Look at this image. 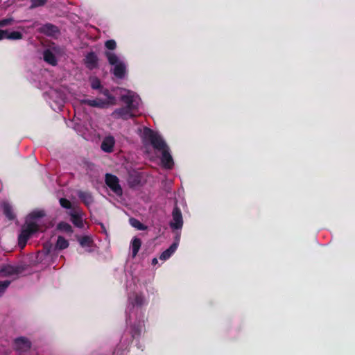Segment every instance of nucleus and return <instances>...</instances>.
Wrapping results in <instances>:
<instances>
[{"label":"nucleus","instance_id":"f257e3e1","mask_svg":"<svg viewBox=\"0 0 355 355\" xmlns=\"http://www.w3.org/2000/svg\"><path fill=\"white\" fill-rule=\"evenodd\" d=\"M146 303V300L141 293H134L128 297L125 311L126 323L131 328L133 337L139 335L144 329L145 316L143 306Z\"/></svg>","mask_w":355,"mask_h":355},{"label":"nucleus","instance_id":"f03ea898","mask_svg":"<svg viewBox=\"0 0 355 355\" xmlns=\"http://www.w3.org/2000/svg\"><path fill=\"white\" fill-rule=\"evenodd\" d=\"M145 141H148L155 149L162 153L161 162L166 168H173L174 162L169 148L161 135L148 128H144L142 133Z\"/></svg>","mask_w":355,"mask_h":355},{"label":"nucleus","instance_id":"7ed1b4c3","mask_svg":"<svg viewBox=\"0 0 355 355\" xmlns=\"http://www.w3.org/2000/svg\"><path fill=\"white\" fill-rule=\"evenodd\" d=\"M121 100L125 104V106L116 109L111 116L116 119L124 120L135 117L141 103L139 96L132 91L121 89Z\"/></svg>","mask_w":355,"mask_h":355},{"label":"nucleus","instance_id":"20e7f679","mask_svg":"<svg viewBox=\"0 0 355 355\" xmlns=\"http://www.w3.org/2000/svg\"><path fill=\"white\" fill-rule=\"evenodd\" d=\"M43 210H35L30 213L26 219V223L18 237L19 245L23 248L31 235L39 230L40 219L44 216Z\"/></svg>","mask_w":355,"mask_h":355},{"label":"nucleus","instance_id":"39448f33","mask_svg":"<svg viewBox=\"0 0 355 355\" xmlns=\"http://www.w3.org/2000/svg\"><path fill=\"white\" fill-rule=\"evenodd\" d=\"M101 93L105 98H96L94 99H83L80 101L82 105H87L92 107L106 108L116 104V98L112 96L108 89L101 90Z\"/></svg>","mask_w":355,"mask_h":355},{"label":"nucleus","instance_id":"423d86ee","mask_svg":"<svg viewBox=\"0 0 355 355\" xmlns=\"http://www.w3.org/2000/svg\"><path fill=\"white\" fill-rule=\"evenodd\" d=\"M105 55L110 64L113 67L114 75L119 78H123L126 73V64L123 59L112 51L105 52Z\"/></svg>","mask_w":355,"mask_h":355},{"label":"nucleus","instance_id":"0eeeda50","mask_svg":"<svg viewBox=\"0 0 355 355\" xmlns=\"http://www.w3.org/2000/svg\"><path fill=\"white\" fill-rule=\"evenodd\" d=\"M49 104L55 111H60L66 101V94L63 89L51 88L47 92Z\"/></svg>","mask_w":355,"mask_h":355},{"label":"nucleus","instance_id":"6e6552de","mask_svg":"<svg viewBox=\"0 0 355 355\" xmlns=\"http://www.w3.org/2000/svg\"><path fill=\"white\" fill-rule=\"evenodd\" d=\"M19 270L17 267L6 265L0 268V279H10V282L17 278Z\"/></svg>","mask_w":355,"mask_h":355},{"label":"nucleus","instance_id":"1a4fd4ad","mask_svg":"<svg viewBox=\"0 0 355 355\" xmlns=\"http://www.w3.org/2000/svg\"><path fill=\"white\" fill-rule=\"evenodd\" d=\"M173 231L181 230L183 226V218L180 209L175 206L172 211V220L169 223Z\"/></svg>","mask_w":355,"mask_h":355},{"label":"nucleus","instance_id":"9d476101","mask_svg":"<svg viewBox=\"0 0 355 355\" xmlns=\"http://www.w3.org/2000/svg\"><path fill=\"white\" fill-rule=\"evenodd\" d=\"M105 182L107 187L117 196H121L123 191L121 187L119 179L116 176L107 173L105 175Z\"/></svg>","mask_w":355,"mask_h":355},{"label":"nucleus","instance_id":"9b49d317","mask_svg":"<svg viewBox=\"0 0 355 355\" xmlns=\"http://www.w3.org/2000/svg\"><path fill=\"white\" fill-rule=\"evenodd\" d=\"M31 348L30 341L23 337L18 338L15 341V349L19 354L26 352Z\"/></svg>","mask_w":355,"mask_h":355},{"label":"nucleus","instance_id":"f8f14e48","mask_svg":"<svg viewBox=\"0 0 355 355\" xmlns=\"http://www.w3.org/2000/svg\"><path fill=\"white\" fill-rule=\"evenodd\" d=\"M71 220L73 225L79 228H84V222L80 216V211L78 208L74 207L69 211Z\"/></svg>","mask_w":355,"mask_h":355},{"label":"nucleus","instance_id":"ddd939ff","mask_svg":"<svg viewBox=\"0 0 355 355\" xmlns=\"http://www.w3.org/2000/svg\"><path fill=\"white\" fill-rule=\"evenodd\" d=\"M180 235L175 238V241L166 250H164L159 256V259L166 261L175 252L179 243Z\"/></svg>","mask_w":355,"mask_h":355},{"label":"nucleus","instance_id":"4468645a","mask_svg":"<svg viewBox=\"0 0 355 355\" xmlns=\"http://www.w3.org/2000/svg\"><path fill=\"white\" fill-rule=\"evenodd\" d=\"M22 38V33L19 31H9L0 30V40L8 39L12 40H18Z\"/></svg>","mask_w":355,"mask_h":355},{"label":"nucleus","instance_id":"2eb2a0df","mask_svg":"<svg viewBox=\"0 0 355 355\" xmlns=\"http://www.w3.org/2000/svg\"><path fill=\"white\" fill-rule=\"evenodd\" d=\"M115 144V139L114 137L108 135L104 138L101 144V148L103 151L110 153L113 150V147Z\"/></svg>","mask_w":355,"mask_h":355},{"label":"nucleus","instance_id":"dca6fc26","mask_svg":"<svg viewBox=\"0 0 355 355\" xmlns=\"http://www.w3.org/2000/svg\"><path fill=\"white\" fill-rule=\"evenodd\" d=\"M55 48L45 50L43 53L44 61L51 65H55L57 64V59L55 55Z\"/></svg>","mask_w":355,"mask_h":355},{"label":"nucleus","instance_id":"f3484780","mask_svg":"<svg viewBox=\"0 0 355 355\" xmlns=\"http://www.w3.org/2000/svg\"><path fill=\"white\" fill-rule=\"evenodd\" d=\"M85 64L89 69H93L96 67L98 64V58L96 55L93 53H89L85 56Z\"/></svg>","mask_w":355,"mask_h":355},{"label":"nucleus","instance_id":"a211bd4d","mask_svg":"<svg viewBox=\"0 0 355 355\" xmlns=\"http://www.w3.org/2000/svg\"><path fill=\"white\" fill-rule=\"evenodd\" d=\"M78 241L81 247L85 248L86 251L91 252L92 251V246L93 244L92 239L89 236H83L78 238Z\"/></svg>","mask_w":355,"mask_h":355},{"label":"nucleus","instance_id":"6ab92c4d","mask_svg":"<svg viewBox=\"0 0 355 355\" xmlns=\"http://www.w3.org/2000/svg\"><path fill=\"white\" fill-rule=\"evenodd\" d=\"M40 31L47 35L53 36L58 32V29L53 24H46L40 28Z\"/></svg>","mask_w":355,"mask_h":355},{"label":"nucleus","instance_id":"aec40b11","mask_svg":"<svg viewBox=\"0 0 355 355\" xmlns=\"http://www.w3.org/2000/svg\"><path fill=\"white\" fill-rule=\"evenodd\" d=\"M78 196L87 206H89L94 202L93 197L89 192L78 191Z\"/></svg>","mask_w":355,"mask_h":355},{"label":"nucleus","instance_id":"412c9836","mask_svg":"<svg viewBox=\"0 0 355 355\" xmlns=\"http://www.w3.org/2000/svg\"><path fill=\"white\" fill-rule=\"evenodd\" d=\"M1 207L3 210L4 214L9 220H12L15 218L12 207L8 202H3Z\"/></svg>","mask_w":355,"mask_h":355},{"label":"nucleus","instance_id":"4be33fe9","mask_svg":"<svg viewBox=\"0 0 355 355\" xmlns=\"http://www.w3.org/2000/svg\"><path fill=\"white\" fill-rule=\"evenodd\" d=\"M141 245V241L139 239L135 237L131 241L130 249L132 250V257H135L137 254Z\"/></svg>","mask_w":355,"mask_h":355},{"label":"nucleus","instance_id":"5701e85b","mask_svg":"<svg viewBox=\"0 0 355 355\" xmlns=\"http://www.w3.org/2000/svg\"><path fill=\"white\" fill-rule=\"evenodd\" d=\"M69 242L62 236H58L56 242V248L60 250H64L68 248Z\"/></svg>","mask_w":355,"mask_h":355},{"label":"nucleus","instance_id":"b1692460","mask_svg":"<svg viewBox=\"0 0 355 355\" xmlns=\"http://www.w3.org/2000/svg\"><path fill=\"white\" fill-rule=\"evenodd\" d=\"M130 225L138 230H146L147 227L143 225L139 220L135 218L130 219Z\"/></svg>","mask_w":355,"mask_h":355},{"label":"nucleus","instance_id":"393cba45","mask_svg":"<svg viewBox=\"0 0 355 355\" xmlns=\"http://www.w3.org/2000/svg\"><path fill=\"white\" fill-rule=\"evenodd\" d=\"M58 230L67 233H71L72 232V228L71 226L66 223V222H61L58 225Z\"/></svg>","mask_w":355,"mask_h":355},{"label":"nucleus","instance_id":"a878e982","mask_svg":"<svg viewBox=\"0 0 355 355\" xmlns=\"http://www.w3.org/2000/svg\"><path fill=\"white\" fill-rule=\"evenodd\" d=\"M10 284V279H0V296H1L6 291V288Z\"/></svg>","mask_w":355,"mask_h":355},{"label":"nucleus","instance_id":"bb28decb","mask_svg":"<svg viewBox=\"0 0 355 355\" xmlns=\"http://www.w3.org/2000/svg\"><path fill=\"white\" fill-rule=\"evenodd\" d=\"M60 204L62 207L67 209H70V211L73 208V207H72L71 203L70 202V201L66 198H60Z\"/></svg>","mask_w":355,"mask_h":355},{"label":"nucleus","instance_id":"cd10ccee","mask_svg":"<svg viewBox=\"0 0 355 355\" xmlns=\"http://www.w3.org/2000/svg\"><path fill=\"white\" fill-rule=\"evenodd\" d=\"M105 46L108 50H114L116 46V43L114 40H110L106 41Z\"/></svg>","mask_w":355,"mask_h":355},{"label":"nucleus","instance_id":"c85d7f7f","mask_svg":"<svg viewBox=\"0 0 355 355\" xmlns=\"http://www.w3.org/2000/svg\"><path fill=\"white\" fill-rule=\"evenodd\" d=\"M91 86L93 89H97L101 88V82L96 78H92L91 79Z\"/></svg>","mask_w":355,"mask_h":355},{"label":"nucleus","instance_id":"c756f323","mask_svg":"<svg viewBox=\"0 0 355 355\" xmlns=\"http://www.w3.org/2000/svg\"><path fill=\"white\" fill-rule=\"evenodd\" d=\"M47 0H31V8H36L43 6Z\"/></svg>","mask_w":355,"mask_h":355},{"label":"nucleus","instance_id":"7c9ffc66","mask_svg":"<svg viewBox=\"0 0 355 355\" xmlns=\"http://www.w3.org/2000/svg\"><path fill=\"white\" fill-rule=\"evenodd\" d=\"M13 19L12 18L4 19L0 21V26H6L12 24Z\"/></svg>","mask_w":355,"mask_h":355},{"label":"nucleus","instance_id":"2f4dec72","mask_svg":"<svg viewBox=\"0 0 355 355\" xmlns=\"http://www.w3.org/2000/svg\"><path fill=\"white\" fill-rule=\"evenodd\" d=\"M157 263H158L157 259V258H153V260H152V264L153 265H156Z\"/></svg>","mask_w":355,"mask_h":355}]
</instances>
